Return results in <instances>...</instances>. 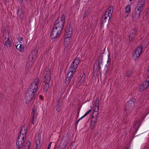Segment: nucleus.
Masks as SVG:
<instances>
[{
	"label": "nucleus",
	"mask_w": 149,
	"mask_h": 149,
	"mask_svg": "<svg viewBox=\"0 0 149 149\" xmlns=\"http://www.w3.org/2000/svg\"><path fill=\"white\" fill-rule=\"evenodd\" d=\"M39 82V79L37 78L29 86L25 97L26 104H28L31 101H34L35 93L38 88Z\"/></svg>",
	"instance_id": "f257e3e1"
},
{
	"label": "nucleus",
	"mask_w": 149,
	"mask_h": 149,
	"mask_svg": "<svg viewBox=\"0 0 149 149\" xmlns=\"http://www.w3.org/2000/svg\"><path fill=\"white\" fill-rule=\"evenodd\" d=\"M105 50V49L101 52L100 54L99 57V58L98 61L95 62V64L97 65H100L102 64L103 65H104L106 64V63L108 64V65H110L111 59L110 57V55L109 52L108 51H106L105 52L104 51Z\"/></svg>",
	"instance_id": "f03ea898"
},
{
	"label": "nucleus",
	"mask_w": 149,
	"mask_h": 149,
	"mask_svg": "<svg viewBox=\"0 0 149 149\" xmlns=\"http://www.w3.org/2000/svg\"><path fill=\"white\" fill-rule=\"evenodd\" d=\"M66 27V29H65L66 33L64 36V45L65 46L67 47L70 44V38L71 37L72 33V30L70 22H67Z\"/></svg>",
	"instance_id": "7ed1b4c3"
},
{
	"label": "nucleus",
	"mask_w": 149,
	"mask_h": 149,
	"mask_svg": "<svg viewBox=\"0 0 149 149\" xmlns=\"http://www.w3.org/2000/svg\"><path fill=\"white\" fill-rule=\"evenodd\" d=\"M65 15H62L61 16L59 17L56 21L53 26L55 28L62 30L64 27L65 22Z\"/></svg>",
	"instance_id": "20e7f679"
},
{
	"label": "nucleus",
	"mask_w": 149,
	"mask_h": 149,
	"mask_svg": "<svg viewBox=\"0 0 149 149\" xmlns=\"http://www.w3.org/2000/svg\"><path fill=\"white\" fill-rule=\"evenodd\" d=\"M38 56V52L37 50H33L29 54L26 65H33L34 64Z\"/></svg>",
	"instance_id": "39448f33"
},
{
	"label": "nucleus",
	"mask_w": 149,
	"mask_h": 149,
	"mask_svg": "<svg viewBox=\"0 0 149 149\" xmlns=\"http://www.w3.org/2000/svg\"><path fill=\"white\" fill-rule=\"evenodd\" d=\"M135 99L132 98L126 103L125 107V111H127L128 113H130L134 107V103Z\"/></svg>",
	"instance_id": "423d86ee"
},
{
	"label": "nucleus",
	"mask_w": 149,
	"mask_h": 149,
	"mask_svg": "<svg viewBox=\"0 0 149 149\" xmlns=\"http://www.w3.org/2000/svg\"><path fill=\"white\" fill-rule=\"evenodd\" d=\"M142 50V47L139 46L135 49L132 54V58L134 60H137L139 57Z\"/></svg>",
	"instance_id": "0eeeda50"
},
{
	"label": "nucleus",
	"mask_w": 149,
	"mask_h": 149,
	"mask_svg": "<svg viewBox=\"0 0 149 149\" xmlns=\"http://www.w3.org/2000/svg\"><path fill=\"white\" fill-rule=\"evenodd\" d=\"M143 10L136 7L132 15V17L134 20L135 21L137 20L140 17L141 13L142 12Z\"/></svg>",
	"instance_id": "6e6552de"
},
{
	"label": "nucleus",
	"mask_w": 149,
	"mask_h": 149,
	"mask_svg": "<svg viewBox=\"0 0 149 149\" xmlns=\"http://www.w3.org/2000/svg\"><path fill=\"white\" fill-rule=\"evenodd\" d=\"M62 30L55 28L54 26L53 27L52 30L51 31V37L52 39H54L57 37L60 34Z\"/></svg>",
	"instance_id": "1a4fd4ad"
},
{
	"label": "nucleus",
	"mask_w": 149,
	"mask_h": 149,
	"mask_svg": "<svg viewBox=\"0 0 149 149\" xmlns=\"http://www.w3.org/2000/svg\"><path fill=\"white\" fill-rule=\"evenodd\" d=\"M111 17L107 16L106 15L104 14L103 15L101 20V26H107L108 24L109 20L110 19Z\"/></svg>",
	"instance_id": "9d476101"
},
{
	"label": "nucleus",
	"mask_w": 149,
	"mask_h": 149,
	"mask_svg": "<svg viewBox=\"0 0 149 149\" xmlns=\"http://www.w3.org/2000/svg\"><path fill=\"white\" fill-rule=\"evenodd\" d=\"M137 30V29L135 28L131 30L129 36L130 41H133L135 39L136 36Z\"/></svg>",
	"instance_id": "9b49d317"
},
{
	"label": "nucleus",
	"mask_w": 149,
	"mask_h": 149,
	"mask_svg": "<svg viewBox=\"0 0 149 149\" xmlns=\"http://www.w3.org/2000/svg\"><path fill=\"white\" fill-rule=\"evenodd\" d=\"M44 74V78L45 80H49L50 81L51 79L50 70L49 68H47L45 70Z\"/></svg>",
	"instance_id": "f8f14e48"
},
{
	"label": "nucleus",
	"mask_w": 149,
	"mask_h": 149,
	"mask_svg": "<svg viewBox=\"0 0 149 149\" xmlns=\"http://www.w3.org/2000/svg\"><path fill=\"white\" fill-rule=\"evenodd\" d=\"M25 140L17 139L16 144L17 146V149H20L23 146Z\"/></svg>",
	"instance_id": "ddd939ff"
},
{
	"label": "nucleus",
	"mask_w": 149,
	"mask_h": 149,
	"mask_svg": "<svg viewBox=\"0 0 149 149\" xmlns=\"http://www.w3.org/2000/svg\"><path fill=\"white\" fill-rule=\"evenodd\" d=\"M113 6H110L105 12L104 14L106 15V16H107L109 17H111L112 13L113 11Z\"/></svg>",
	"instance_id": "4468645a"
},
{
	"label": "nucleus",
	"mask_w": 149,
	"mask_h": 149,
	"mask_svg": "<svg viewBox=\"0 0 149 149\" xmlns=\"http://www.w3.org/2000/svg\"><path fill=\"white\" fill-rule=\"evenodd\" d=\"M50 82V81L49 80H45V81L43 82V89L44 90L47 92L48 89L49 88V85L48 83Z\"/></svg>",
	"instance_id": "2eb2a0df"
},
{
	"label": "nucleus",
	"mask_w": 149,
	"mask_h": 149,
	"mask_svg": "<svg viewBox=\"0 0 149 149\" xmlns=\"http://www.w3.org/2000/svg\"><path fill=\"white\" fill-rule=\"evenodd\" d=\"M145 3V0H141L137 5L136 7L143 10L144 7V5Z\"/></svg>",
	"instance_id": "dca6fc26"
},
{
	"label": "nucleus",
	"mask_w": 149,
	"mask_h": 149,
	"mask_svg": "<svg viewBox=\"0 0 149 149\" xmlns=\"http://www.w3.org/2000/svg\"><path fill=\"white\" fill-rule=\"evenodd\" d=\"M99 115V113L98 111H93L92 114V119L95 118V120H97Z\"/></svg>",
	"instance_id": "f3484780"
},
{
	"label": "nucleus",
	"mask_w": 149,
	"mask_h": 149,
	"mask_svg": "<svg viewBox=\"0 0 149 149\" xmlns=\"http://www.w3.org/2000/svg\"><path fill=\"white\" fill-rule=\"evenodd\" d=\"M77 66H70L68 72L70 73H72L74 74L77 68Z\"/></svg>",
	"instance_id": "a211bd4d"
},
{
	"label": "nucleus",
	"mask_w": 149,
	"mask_h": 149,
	"mask_svg": "<svg viewBox=\"0 0 149 149\" xmlns=\"http://www.w3.org/2000/svg\"><path fill=\"white\" fill-rule=\"evenodd\" d=\"M80 62L79 58L78 57L75 58L73 61L71 65H78Z\"/></svg>",
	"instance_id": "6ab92c4d"
},
{
	"label": "nucleus",
	"mask_w": 149,
	"mask_h": 149,
	"mask_svg": "<svg viewBox=\"0 0 149 149\" xmlns=\"http://www.w3.org/2000/svg\"><path fill=\"white\" fill-rule=\"evenodd\" d=\"M97 120H93L92 119H91V123L90 125V127L91 129H93L94 128V127L97 122Z\"/></svg>",
	"instance_id": "aec40b11"
},
{
	"label": "nucleus",
	"mask_w": 149,
	"mask_h": 149,
	"mask_svg": "<svg viewBox=\"0 0 149 149\" xmlns=\"http://www.w3.org/2000/svg\"><path fill=\"white\" fill-rule=\"evenodd\" d=\"M130 8L131 6L130 5H128L125 8V13H127L128 14L127 15H128V14L130 13Z\"/></svg>",
	"instance_id": "412c9836"
},
{
	"label": "nucleus",
	"mask_w": 149,
	"mask_h": 149,
	"mask_svg": "<svg viewBox=\"0 0 149 149\" xmlns=\"http://www.w3.org/2000/svg\"><path fill=\"white\" fill-rule=\"evenodd\" d=\"M20 11L21 13L19 15L21 17H23L24 16V13L22 9H20V8L18 9L17 10V15L18 16H19L18 15Z\"/></svg>",
	"instance_id": "4be33fe9"
},
{
	"label": "nucleus",
	"mask_w": 149,
	"mask_h": 149,
	"mask_svg": "<svg viewBox=\"0 0 149 149\" xmlns=\"http://www.w3.org/2000/svg\"><path fill=\"white\" fill-rule=\"evenodd\" d=\"M31 143L29 141H27L25 144V149H29L31 146Z\"/></svg>",
	"instance_id": "5701e85b"
},
{
	"label": "nucleus",
	"mask_w": 149,
	"mask_h": 149,
	"mask_svg": "<svg viewBox=\"0 0 149 149\" xmlns=\"http://www.w3.org/2000/svg\"><path fill=\"white\" fill-rule=\"evenodd\" d=\"M27 131L26 130V129L25 127H23L22 129L21 130L20 133L21 134L22 133V134L26 135L27 134Z\"/></svg>",
	"instance_id": "b1692460"
},
{
	"label": "nucleus",
	"mask_w": 149,
	"mask_h": 149,
	"mask_svg": "<svg viewBox=\"0 0 149 149\" xmlns=\"http://www.w3.org/2000/svg\"><path fill=\"white\" fill-rule=\"evenodd\" d=\"M55 107L56 108V110H57L58 112H59L61 110L62 104H57Z\"/></svg>",
	"instance_id": "393cba45"
},
{
	"label": "nucleus",
	"mask_w": 149,
	"mask_h": 149,
	"mask_svg": "<svg viewBox=\"0 0 149 149\" xmlns=\"http://www.w3.org/2000/svg\"><path fill=\"white\" fill-rule=\"evenodd\" d=\"M35 109L34 108H33L32 109V112L31 113V115L32 116V118H34L35 117H36L37 114L35 113Z\"/></svg>",
	"instance_id": "a878e982"
},
{
	"label": "nucleus",
	"mask_w": 149,
	"mask_h": 149,
	"mask_svg": "<svg viewBox=\"0 0 149 149\" xmlns=\"http://www.w3.org/2000/svg\"><path fill=\"white\" fill-rule=\"evenodd\" d=\"M9 38H7V40H6V42L4 43V45L8 47H10V43L9 42Z\"/></svg>",
	"instance_id": "bb28decb"
},
{
	"label": "nucleus",
	"mask_w": 149,
	"mask_h": 149,
	"mask_svg": "<svg viewBox=\"0 0 149 149\" xmlns=\"http://www.w3.org/2000/svg\"><path fill=\"white\" fill-rule=\"evenodd\" d=\"M132 73V72L131 70H128L126 75V77H130L132 76L131 75Z\"/></svg>",
	"instance_id": "cd10ccee"
},
{
	"label": "nucleus",
	"mask_w": 149,
	"mask_h": 149,
	"mask_svg": "<svg viewBox=\"0 0 149 149\" xmlns=\"http://www.w3.org/2000/svg\"><path fill=\"white\" fill-rule=\"evenodd\" d=\"M26 135H21V134H20L18 135L17 139H23L24 140H25L24 139L26 138Z\"/></svg>",
	"instance_id": "c85d7f7f"
},
{
	"label": "nucleus",
	"mask_w": 149,
	"mask_h": 149,
	"mask_svg": "<svg viewBox=\"0 0 149 149\" xmlns=\"http://www.w3.org/2000/svg\"><path fill=\"white\" fill-rule=\"evenodd\" d=\"M19 51L22 52L24 49V46L22 45V42H19Z\"/></svg>",
	"instance_id": "c756f323"
},
{
	"label": "nucleus",
	"mask_w": 149,
	"mask_h": 149,
	"mask_svg": "<svg viewBox=\"0 0 149 149\" xmlns=\"http://www.w3.org/2000/svg\"><path fill=\"white\" fill-rule=\"evenodd\" d=\"M100 66H93V71L96 72L97 70V67H98L99 71L100 72V68L101 67H100Z\"/></svg>",
	"instance_id": "7c9ffc66"
},
{
	"label": "nucleus",
	"mask_w": 149,
	"mask_h": 149,
	"mask_svg": "<svg viewBox=\"0 0 149 149\" xmlns=\"http://www.w3.org/2000/svg\"><path fill=\"white\" fill-rule=\"evenodd\" d=\"M74 74L72 73H70L69 72H68L67 73V75H66V76L67 77H68L70 79H71L72 77Z\"/></svg>",
	"instance_id": "2f4dec72"
},
{
	"label": "nucleus",
	"mask_w": 149,
	"mask_h": 149,
	"mask_svg": "<svg viewBox=\"0 0 149 149\" xmlns=\"http://www.w3.org/2000/svg\"><path fill=\"white\" fill-rule=\"evenodd\" d=\"M71 79L68 77H66L65 79V83L67 85H68L70 83Z\"/></svg>",
	"instance_id": "473e14b6"
},
{
	"label": "nucleus",
	"mask_w": 149,
	"mask_h": 149,
	"mask_svg": "<svg viewBox=\"0 0 149 149\" xmlns=\"http://www.w3.org/2000/svg\"><path fill=\"white\" fill-rule=\"evenodd\" d=\"M93 111H98L99 109V106L95 105L93 107Z\"/></svg>",
	"instance_id": "72a5a7b5"
},
{
	"label": "nucleus",
	"mask_w": 149,
	"mask_h": 149,
	"mask_svg": "<svg viewBox=\"0 0 149 149\" xmlns=\"http://www.w3.org/2000/svg\"><path fill=\"white\" fill-rule=\"evenodd\" d=\"M140 88L141 91H144L147 88V87L142 84L140 86Z\"/></svg>",
	"instance_id": "f704fd0d"
},
{
	"label": "nucleus",
	"mask_w": 149,
	"mask_h": 149,
	"mask_svg": "<svg viewBox=\"0 0 149 149\" xmlns=\"http://www.w3.org/2000/svg\"><path fill=\"white\" fill-rule=\"evenodd\" d=\"M142 84L147 87V88L149 85V79L148 80V81H146V82H143Z\"/></svg>",
	"instance_id": "c9c22d12"
},
{
	"label": "nucleus",
	"mask_w": 149,
	"mask_h": 149,
	"mask_svg": "<svg viewBox=\"0 0 149 149\" xmlns=\"http://www.w3.org/2000/svg\"><path fill=\"white\" fill-rule=\"evenodd\" d=\"M139 122H138V121H137L136 122V123L134 125V127L135 129L136 130H137L139 127V126L138 127V125H139Z\"/></svg>",
	"instance_id": "e433bc0d"
},
{
	"label": "nucleus",
	"mask_w": 149,
	"mask_h": 149,
	"mask_svg": "<svg viewBox=\"0 0 149 149\" xmlns=\"http://www.w3.org/2000/svg\"><path fill=\"white\" fill-rule=\"evenodd\" d=\"M99 99L98 97H97L95 102V105L99 106Z\"/></svg>",
	"instance_id": "4c0bfd02"
},
{
	"label": "nucleus",
	"mask_w": 149,
	"mask_h": 149,
	"mask_svg": "<svg viewBox=\"0 0 149 149\" xmlns=\"http://www.w3.org/2000/svg\"><path fill=\"white\" fill-rule=\"evenodd\" d=\"M15 46L16 49L19 51V42H17L16 43Z\"/></svg>",
	"instance_id": "58836bf2"
},
{
	"label": "nucleus",
	"mask_w": 149,
	"mask_h": 149,
	"mask_svg": "<svg viewBox=\"0 0 149 149\" xmlns=\"http://www.w3.org/2000/svg\"><path fill=\"white\" fill-rule=\"evenodd\" d=\"M88 14V13L87 11H86L84 14V15L83 16V19H84L86 16H87Z\"/></svg>",
	"instance_id": "ea45409f"
},
{
	"label": "nucleus",
	"mask_w": 149,
	"mask_h": 149,
	"mask_svg": "<svg viewBox=\"0 0 149 149\" xmlns=\"http://www.w3.org/2000/svg\"><path fill=\"white\" fill-rule=\"evenodd\" d=\"M146 16L147 18L149 17V8H148L146 10Z\"/></svg>",
	"instance_id": "a19ab883"
},
{
	"label": "nucleus",
	"mask_w": 149,
	"mask_h": 149,
	"mask_svg": "<svg viewBox=\"0 0 149 149\" xmlns=\"http://www.w3.org/2000/svg\"><path fill=\"white\" fill-rule=\"evenodd\" d=\"M108 68L109 66H105L104 67V70L106 71L107 72L108 70Z\"/></svg>",
	"instance_id": "79ce46f5"
},
{
	"label": "nucleus",
	"mask_w": 149,
	"mask_h": 149,
	"mask_svg": "<svg viewBox=\"0 0 149 149\" xmlns=\"http://www.w3.org/2000/svg\"><path fill=\"white\" fill-rule=\"evenodd\" d=\"M84 78L81 77V79L79 81V83H82L84 81Z\"/></svg>",
	"instance_id": "37998d69"
},
{
	"label": "nucleus",
	"mask_w": 149,
	"mask_h": 149,
	"mask_svg": "<svg viewBox=\"0 0 149 149\" xmlns=\"http://www.w3.org/2000/svg\"><path fill=\"white\" fill-rule=\"evenodd\" d=\"M36 148H37L38 147V145H39V144H40V141L39 140L38 141H36Z\"/></svg>",
	"instance_id": "c03bdc74"
},
{
	"label": "nucleus",
	"mask_w": 149,
	"mask_h": 149,
	"mask_svg": "<svg viewBox=\"0 0 149 149\" xmlns=\"http://www.w3.org/2000/svg\"><path fill=\"white\" fill-rule=\"evenodd\" d=\"M61 97H60L58 100V104H61L62 102H60V101H61Z\"/></svg>",
	"instance_id": "a18cd8bd"
},
{
	"label": "nucleus",
	"mask_w": 149,
	"mask_h": 149,
	"mask_svg": "<svg viewBox=\"0 0 149 149\" xmlns=\"http://www.w3.org/2000/svg\"><path fill=\"white\" fill-rule=\"evenodd\" d=\"M147 75L148 78H149V66L148 68V71L147 73Z\"/></svg>",
	"instance_id": "49530a36"
},
{
	"label": "nucleus",
	"mask_w": 149,
	"mask_h": 149,
	"mask_svg": "<svg viewBox=\"0 0 149 149\" xmlns=\"http://www.w3.org/2000/svg\"><path fill=\"white\" fill-rule=\"evenodd\" d=\"M84 117H83V116H82L79 119V120H78V121H77V123H76V125H77L78 123L79 122V121L81 120L82 118H84Z\"/></svg>",
	"instance_id": "de8ad7c7"
},
{
	"label": "nucleus",
	"mask_w": 149,
	"mask_h": 149,
	"mask_svg": "<svg viewBox=\"0 0 149 149\" xmlns=\"http://www.w3.org/2000/svg\"><path fill=\"white\" fill-rule=\"evenodd\" d=\"M80 110V109H78V111H77V118H78V116L79 115Z\"/></svg>",
	"instance_id": "09e8293b"
},
{
	"label": "nucleus",
	"mask_w": 149,
	"mask_h": 149,
	"mask_svg": "<svg viewBox=\"0 0 149 149\" xmlns=\"http://www.w3.org/2000/svg\"><path fill=\"white\" fill-rule=\"evenodd\" d=\"M89 113L88 112H87L83 116V117H85L87 115H88Z\"/></svg>",
	"instance_id": "8fccbe9b"
},
{
	"label": "nucleus",
	"mask_w": 149,
	"mask_h": 149,
	"mask_svg": "<svg viewBox=\"0 0 149 149\" xmlns=\"http://www.w3.org/2000/svg\"><path fill=\"white\" fill-rule=\"evenodd\" d=\"M31 123L32 124L34 125V118H32V120H31Z\"/></svg>",
	"instance_id": "3c124183"
},
{
	"label": "nucleus",
	"mask_w": 149,
	"mask_h": 149,
	"mask_svg": "<svg viewBox=\"0 0 149 149\" xmlns=\"http://www.w3.org/2000/svg\"><path fill=\"white\" fill-rule=\"evenodd\" d=\"M85 73L84 72L81 77L84 78L85 77Z\"/></svg>",
	"instance_id": "603ef678"
},
{
	"label": "nucleus",
	"mask_w": 149,
	"mask_h": 149,
	"mask_svg": "<svg viewBox=\"0 0 149 149\" xmlns=\"http://www.w3.org/2000/svg\"><path fill=\"white\" fill-rule=\"evenodd\" d=\"M66 143V141H65V142H64V143H65V145H64L63 146V148H65V147H66V144H65V143Z\"/></svg>",
	"instance_id": "864d4df0"
},
{
	"label": "nucleus",
	"mask_w": 149,
	"mask_h": 149,
	"mask_svg": "<svg viewBox=\"0 0 149 149\" xmlns=\"http://www.w3.org/2000/svg\"><path fill=\"white\" fill-rule=\"evenodd\" d=\"M51 143H52L51 142V143H49V145H48V147H49V148H50L51 147Z\"/></svg>",
	"instance_id": "5fc2aeb1"
},
{
	"label": "nucleus",
	"mask_w": 149,
	"mask_h": 149,
	"mask_svg": "<svg viewBox=\"0 0 149 149\" xmlns=\"http://www.w3.org/2000/svg\"><path fill=\"white\" fill-rule=\"evenodd\" d=\"M39 97L41 100H42L43 99V98L42 97V96H41V95H39Z\"/></svg>",
	"instance_id": "6e6d98bb"
},
{
	"label": "nucleus",
	"mask_w": 149,
	"mask_h": 149,
	"mask_svg": "<svg viewBox=\"0 0 149 149\" xmlns=\"http://www.w3.org/2000/svg\"><path fill=\"white\" fill-rule=\"evenodd\" d=\"M23 38L22 37H21L20 38V39L19 40V41L20 42V41H22L23 40Z\"/></svg>",
	"instance_id": "4d7b16f0"
},
{
	"label": "nucleus",
	"mask_w": 149,
	"mask_h": 149,
	"mask_svg": "<svg viewBox=\"0 0 149 149\" xmlns=\"http://www.w3.org/2000/svg\"><path fill=\"white\" fill-rule=\"evenodd\" d=\"M91 111H92V110H91V109H90V110H89L88 111V112L89 113H90V112Z\"/></svg>",
	"instance_id": "13d9d810"
},
{
	"label": "nucleus",
	"mask_w": 149,
	"mask_h": 149,
	"mask_svg": "<svg viewBox=\"0 0 149 149\" xmlns=\"http://www.w3.org/2000/svg\"><path fill=\"white\" fill-rule=\"evenodd\" d=\"M19 1L21 2V3H22L23 1V0H19Z\"/></svg>",
	"instance_id": "bf43d9fd"
},
{
	"label": "nucleus",
	"mask_w": 149,
	"mask_h": 149,
	"mask_svg": "<svg viewBox=\"0 0 149 149\" xmlns=\"http://www.w3.org/2000/svg\"><path fill=\"white\" fill-rule=\"evenodd\" d=\"M126 149H129V147H127L126 148Z\"/></svg>",
	"instance_id": "052dcab7"
},
{
	"label": "nucleus",
	"mask_w": 149,
	"mask_h": 149,
	"mask_svg": "<svg viewBox=\"0 0 149 149\" xmlns=\"http://www.w3.org/2000/svg\"><path fill=\"white\" fill-rule=\"evenodd\" d=\"M50 148H49V147H48L47 149H50Z\"/></svg>",
	"instance_id": "680f3d73"
},
{
	"label": "nucleus",
	"mask_w": 149,
	"mask_h": 149,
	"mask_svg": "<svg viewBox=\"0 0 149 149\" xmlns=\"http://www.w3.org/2000/svg\"><path fill=\"white\" fill-rule=\"evenodd\" d=\"M61 143L60 144V145H61Z\"/></svg>",
	"instance_id": "e2e57ef3"
},
{
	"label": "nucleus",
	"mask_w": 149,
	"mask_h": 149,
	"mask_svg": "<svg viewBox=\"0 0 149 149\" xmlns=\"http://www.w3.org/2000/svg\"><path fill=\"white\" fill-rule=\"evenodd\" d=\"M26 0V1H27V0Z\"/></svg>",
	"instance_id": "0e129e2a"
}]
</instances>
